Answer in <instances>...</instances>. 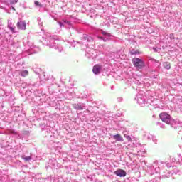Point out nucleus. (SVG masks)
<instances>
[{
  "label": "nucleus",
  "instance_id": "1",
  "mask_svg": "<svg viewBox=\"0 0 182 182\" xmlns=\"http://www.w3.org/2000/svg\"><path fill=\"white\" fill-rule=\"evenodd\" d=\"M159 118L164 123L170 124L171 122V116L166 112H162L159 114Z\"/></svg>",
  "mask_w": 182,
  "mask_h": 182
},
{
  "label": "nucleus",
  "instance_id": "2",
  "mask_svg": "<svg viewBox=\"0 0 182 182\" xmlns=\"http://www.w3.org/2000/svg\"><path fill=\"white\" fill-rule=\"evenodd\" d=\"M132 63L134 66L138 69H142V68H144V62L139 58H134L132 59Z\"/></svg>",
  "mask_w": 182,
  "mask_h": 182
},
{
  "label": "nucleus",
  "instance_id": "3",
  "mask_svg": "<svg viewBox=\"0 0 182 182\" xmlns=\"http://www.w3.org/2000/svg\"><path fill=\"white\" fill-rule=\"evenodd\" d=\"M17 28L18 29H21V31H25V29H26V23L22 21H18Z\"/></svg>",
  "mask_w": 182,
  "mask_h": 182
},
{
  "label": "nucleus",
  "instance_id": "4",
  "mask_svg": "<svg viewBox=\"0 0 182 182\" xmlns=\"http://www.w3.org/2000/svg\"><path fill=\"white\" fill-rule=\"evenodd\" d=\"M101 70H102V65H98V64L94 65V67L92 68V72L95 75H99V73H100Z\"/></svg>",
  "mask_w": 182,
  "mask_h": 182
},
{
  "label": "nucleus",
  "instance_id": "5",
  "mask_svg": "<svg viewBox=\"0 0 182 182\" xmlns=\"http://www.w3.org/2000/svg\"><path fill=\"white\" fill-rule=\"evenodd\" d=\"M114 174L118 177H126V171L123 169H118L115 171Z\"/></svg>",
  "mask_w": 182,
  "mask_h": 182
},
{
  "label": "nucleus",
  "instance_id": "6",
  "mask_svg": "<svg viewBox=\"0 0 182 182\" xmlns=\"http://www.w3.org/2000/svg\"><path fill=\"white\" fill-rule=\"evenodd\" d=\"M113 139H114V140H117V141H123V136L120 134L114 135Z\"/></svg>",
  "mask_w": 182,
  "mask_h": 182
},
{
  "label": "nucleus",
  "instance_id": "7",
  "mask_svg": "<svg viewBox=\"0 0 182 182\" xmlns=\"http://www.w3.org/2000/svg\"><path fill=\"white\" fill-rule=\"evenodd\" d=\"M164 68L167 69V70H170L171 69V65L168 62L164 63Z\"/></svg>",
  "mask_w": 182,
  "mask_h": 182
},
{
  "label": "nucleus",
  "instance_id": "8",
  "mask_svg": "<svg viewBox=\"0 0 182 182\" xmlns=\"http://www.w3.org/2000/svg\"><path fill=\"white\" fill-rule=\"evenodd\" d=\"M73 106L74 109H75L76 110H83V107L80 105L74 104V105H73Z\"/></svg>",
  "mask_w": 182,
  "mask_h": 182
},
{
  "label": "nucleus",
  "instance_id": "9",
  "mask_svg": "<svg viewBox=\"0 0 182 182\" xmlns=\"http://www.w3.org/2000/svg\"><path fill=\"white\" fill-rule=\"evenodd\" d=\"M130 55H140V51H139V50L132 49L130 51Z\"/></svg>",
  "mask_w": 182,
  "mask_h": 182
},
{
  "label": "nucleus",
  "instance_id": "10",
  "mask_svg": "<svg viewBox=\"0 0 182 182\" xmlns=\"http://www.w3.org/2000/svg\"><path fill=\"white\" fill-rule=\"evenodd\" d=\"M28 75H29L28 70H24L21 71V76L23 77H26V76H28Z\"/></svg>",
  "mask_w": 182,
  "mask_h": 182
},
{
  "label": "nucleus",
  "instance_id": "11",
  "mask_svg": "<svg viewBox=\"0 0 182 182\" xmlns=\"http://www.w3.org/2000/svg\"><path fill=\"white\" fill-rule=\"evenodd\" d=\"M8 28H9L10 31H11V32L13 33H15V26H12V23H10L9 25H8Z\"/></svg>",
  "mask_w": 182,
  "mask_h": 182
},
{
  "label": "nucleus",
  "instance_id": "12",
  "mask_svg": "<svg viewBox=\"0 0 182 182\" xmlns=\"http://www.w3.org/2000/svg\"><path fill=\"white\" fill-rule=\"evenodd\" d=\"M34 5L36 6H38V8H42V6H43V5H42V4H41L39 1H36L35 2H34Z\"/></svg>",
  "mask_w": 182,
  "mask_h": 182
},
{
  "label": "nucleus",
  "instance_id": "13",
  "mask_svg": "<svg viewBox=\"0 0 182 182\" xmlns=\"http://www.w3.org/2000/svg\"><path fill=\"white\" fill-rule=\"evenodd\" d=\"M124 136L127 139V140H128V141H132V137H130V136L127 134H124Z\"/></svg>",
  "mask_w": 182,
  "mask_h": 182
},
{
  "label": "nucleus",
  "instance_id": "14",
  "mask_svg": "<svg viewBox=\"0 0 182 182\" xmlns=\"http://www.w3.org/2000/svg\"><path fill=\"white\" fill-rule=\"evenodd\" d=\"M25 161H29L32 158L31 156H26L23 158Z\"/></svg>",
  "mask_w": 182,
  "mask_h": 182
},
{
  "label": "nucleus",
  "instance_id": "15",
  "mask_svg": "<svg viewBox=\"0 0 182 182\" xmlns=\"http://www.w3.org/2000/svg\"><path fill=\"white\" fill-rule=\"evenodd\" d=\"M18 0H10V3L13 5H15V4H18Z\"/></svg>",
  "mask_w": 182,
  "mask_h": 182
},
{
  "label": "nucleus",
  "instance_id": "16",
  "mask_svg": "<svg viewBox=\"0 0 182 182\" xmlns=\"http://www.w3.org/2000/svg\"><path fill=\"white\" fill-rule=\"evenodd\" d=\"M12 9H13V11H15V8L14 7H12Z\"/></svg>",
  "mask_w": 182,
  "mask_h": 182
}]
</instances>
